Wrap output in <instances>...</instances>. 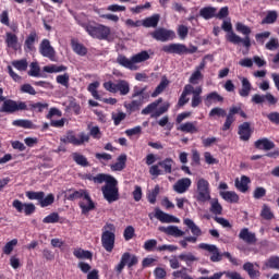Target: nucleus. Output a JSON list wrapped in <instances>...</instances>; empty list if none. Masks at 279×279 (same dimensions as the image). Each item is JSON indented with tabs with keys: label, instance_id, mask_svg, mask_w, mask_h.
Returning <instances> with one entry per match:
<instances>
[{
	"label": "nucleus",
	"instance_id": "nucleus-1",
	"mask_svg": "<svg viewBox=\"0 0 279 279\" xmlns=\"http://www.w3.org/2000/svg\"><path fill=\"white\" fill-rule=\"evenodd\" d=\"M93 138H101V131L99 126H93L89 129V135L87 133L81 132L76 134L73 131H68L66 134L60 138L61 143H70L71 145L80 146L85 145Z\"/></svg>",
	"mask_w": 279,
	"mask_h": 279
},
{
	"label": "nucleus",
	"instance_id": "nucleus-2",
	"mask_svg": "<svg viewBox=\"0 0 279 279\" xmlns=\"http://www.w3.org/2000/svg\"><path fill=\"white\" fill-rule=\"evenodd\" d=\"M147 60H149V52L144 50L131 58H128L124 54H119L116 62L120 66H123V69H129V71H138V64H141V62H147Z\"/></svg>",
	"mask_w": 279,
	"mask_h": 279
},
{
	"label": "nucleus",
	"instance_id": "nucleus-3",
	"mask_svg": "<svg viewBox=\"0 0 279 279\" xmlns=\"http://www.w3.org/2000/svg\"><path fill=\"white\" fill-rule=\"evenodd\" d=\"M82 197L87 201V205L84 203L80 204L83 215H86V213H90V210H95V203L93 202L90 195L88 194V192H86V190L65 191V198L69 199V202H75V199H82Z\"/></svg>",
	"mask_w": 279,
	"mask_h": 279
},
{
	"label": "nucleus",
	"instance_id": "nucleus-4",
	"mask_svg": "<svg viewBox=\"0 0 279 279\" xmlns=\"http://www.w3.org/2000/svg\"><path fill=\"white\" fill-rule=\"evenodd\" d=\"M194 198L198 204H206V202H210V183L204 178H201L196 182V193Z\"/></svg>",
	"mask_w": 279,
	"mask_h": 279
},
{
	"label": "nucleus",
	"instance_id": "nucleus-5",
	"mask_svg": "<svg viewBox=\"0 0 279 279\" xmlns=\"http://www.w3.org/2000/svg\"><path fill=\"white\" fill-rule=\"evenodd\" d=\"M104 232L101 234V244L106 252H112L114 250V241H116V228L112 223H106L102 228Z\"/></svg>",
	"mask_w": 279,
	"mask_h": 279
},
{
	"label": "nucleus",
	"instance_id": "nucleus-6",
	"mask_svg": "<svg viewBox=\"0 0 279 279\" xmlns=\"http://www.w3.org/2000/svg\"><path fill=\"white\" fill-rule=\"evenodd\" d=\"M119 181L114 179L111 183L105 184L101 187L102 195L108 202V204H112L114 202H119Z\"/></svg>",
	"mask_w": 279,
	"mask_h": 279
},
{
	"label": "nucleus",
	"instance_id": "nucleus-7",
	"mask_svg": "<svg viewBox=\"0 0 279 279\" xmlns=\"http://www.w3.org/2000/svg\"><path fill=\"white\" fill-rule=\"evenodd\" d=\"M104 88L108 93H120V95L125 96L130 94V83L125 80H119L117 83L108 81L104 83Z\"/></svg>",
	"mask_w": 279,
	"mask_h": 279
},
{
	"label": "nucleus",
	"instance_id": "nucleus-8",
	"mask_svg": "<svg viewBox=\"0 0 279 279\" xmlns=\"http://www.w3.org/2000/svg\"><path fill=\"white\" fill-rule=\"evenodd\" d=\"M86 32L92 38H98V40H106L110 36V27L105 25H87Z\"/></svg>",
	"mask_w": 279,
	"mask_h": 279
},
{
	"label": "nucleus",
	"instance_id": "nucleus-9",
	"mask_svg": "<svg viewBox=\"0 0 279 279\" xmlns=\"http://www.w3.org/2000/svg\"><path fill=\"white\" fill-rule=\"evenodd\" d=\"M150 36L159 43H168V40H173V38H175V32L169 31L165 27H159L151 32Z\"/></svg>",
	"mask_w": 279,
	"mask_h": 279
},
{
	"label": "nucleus",
	"instance_id": "nucleus-10",
	"mask_svg": "<svg viewBox=\"0 0 279 279\" xmlns=\"http://www.w3.org/2000/svg\"><path fill=\"white\" fill-rule=\"evenodd\" d=\"M19 110H27V105L25 102H16L12 99H8L3 101L1 107V112H8L9 114L19 112Z\"/></svg>",
	"mask_w": 279,
	"mask_h": 279
},
{
	"label": "nucleus",
	"instance_id": "nucleus-11",
	"mask_svg": "<svg viewBox=\"0 0 279 279\" xmlns=\"http://www.w3.org/2000/svg\"><path fill=\"white\" fill-rule=\"evenodd\" d=\"M125 265H128L129 268L134 267V265H138V257L130 253H124L121 257L120 263L116 267V271H118V274H121V271H123V269L125 268Z\"/></svg>",
	"mask_w": 279,
	"mask_h": 279
},
{
	"label": "nucleus",
	"instance_id": "nucleus-12",
	"mask_svg": "<svg viewBox=\"0 0 279 279\" xmlns=\"http://www.w3.org/2000/svg\"><path fill=\"white\" fill-rule=\"evenodd\" d=\"M198 247L199 250H205V252L213 254L210 256L211 263H220V260L223 258V255L219 253V248L215 244L201 243Z\"/></svg>",
	"mask_w": 279,
	"mask_h": 279
},
{
	"label": "nucleus",
	"instance_id": "nucleus-13",
	"mask_svg": "<svg viewBox=\"0 0 279 279\" xmlns=\"http://www.w3.org/2000/svg\"><path fill=\"white\" fill-rule=\"evenodd\" d=\"M39 53L44 56V58H48L52 62H56V49L51 47V43L49 39H44L39 46Z\"/></svg>",
	"mask_w": 279,
	"mask_h": 279
},
{
	"label": "nucleus",
	"instance_id": "nucleus-14",
	"mask_svg": "<svg viewBox=\"0 0 279 279\" xmlns=\"http://www.w3.org/2000/svg\"><path fill=\"white\" fill-rule=\"evenodd\" d=\"M267 101L269 106H276L278 104V98H275L271 93H267L266 95H260V94H255L252 97V102L253 104H265Z\"/></svg>",
	"mask_w": 279,
	"mask_h": 279
},
{
	"label": "nucleus",
	"instance_id": "nucleus-15",
	"mask_svg": "<svg viewBox=\"0 0 279 279\" xmlns=\"http://www.w3.org/2000/svg\"><path fill=\"white\" fill-rule=\"evenodd\" d=\"M191 184H193V181L189 178H182L179 179L174 184H173V191L175 193H179V195H182L183 193H186L189 189H191Z\"/></svg>",
	"mask_w": 279,
	"mask_h": 279
},
{
	"label": "nucleus",
	"instance_id": "nucleus-16",
	"mask_svg": "<svg viewBox=\"0 0 279 279\" xmlns=\"http://www.w3.org/2000/svg\"><path fill=\"white\" fill-rule=\"evenodd\" d=\"M13 208L17 210V213H25V215H33L36 211V206L32 203H21V201H13Z\"/></svg>",
	"mask_w": 279,
	"mask_h": 279
},
{
	"label": "nucleus",
	"instance_id": "nucleus-17",
	"mask_svg": "<svg viewBox=\"0 0 279 279\" xmlns=\"http://www.w3.org/2000/svg\"><path fill=\"white\" fill-rule=\"evenodd\" d=\"M239 239L244 241V243H247V245H256V241H258V239H256V233L250 231L247 228H243L240 231Z\"/></svg>",
	"mask_w": 279,
	"mask_h": 279
},
{
	"label": "nucleus",
	"instance_id": "nucleus-18",
	"mask_svg": "<svg viewBox=\"0 0 279 279\" xmlns=\"http://www.w3.org/2000/svg\"><path fill=\"white\" fill-rule=\"evenodd\" d=\"M228 40H229V43H232L233 45H240V43H242L243 47H246V49H250V47H252V40L250 39V36H245V38H241V36L231 32L228 35Z\"/></svg>",
	"mask_w": 279,
	"mask_h": 279
},
{
	"label": "nucleus",
	"instance_id": "nucleus-19",
	"mask_svg": "<svg viewBox=\"0 0 279 279\" xmlns=\"http://www.w3.org/2000/svg\"><path fill=\"white\" fill-rule=\"evenodd\" d=\"M155 217L156 219L161 221V223H180V219L175 218V216L166 214L165 211L158 208L155 209Z\"/></svg>",
	"mask_w": 279,
	"mask_h": 279
},
{
	"label": "nucleus",
	"instance_id": "nucleus-20",
	"mask_svg": "<svg viewBox=\"0 0 279 279\" xmlns=\"http://www.w3.org/2000/svg\"><path fill=\"white\" fill-rule=\"evenodd\" d=\"M162 51H165V53H177L178 56H182V53H186V46L184 44H170L163 46Z\"/></svg>",
	"mask_w": 279,
	"mask_h": 279
},
{
	"label": "nucleus",
	"instance_id": "nucleus-21",
	"mask_svg": "<svg viewBox=\"0 0 279 279\" xmlns=\"http://www.w3.org/2000/svg\"><path fill=\"white\" fill-rule=\"evenodd\" d=\"M159 232H165L169 236H175L177 239L180 236H184L185 232L180 230L178 226H169V227H159Z\"/></svg>",
	"mask_w": 279,
	"mask_h": 279
},
{
	"label": "nucleus",
	"instance_id": "nucleus-22",
	"mask_svg": "<svg viewBox=\"0 0 279 279\" xmlns=\"http://www.w3.org/2000/svg\"><path fill=\"white\" fill-rule=\"evenodd\" d=\"M88 180H90L94 184H104V182H106V184H110L111 182H114L116 179L110 174L99 173L96 177H88Z\"/></svg>",
	"mask_w": 279,
	"mask_h": 279
},
{
	"label": "nucleus",
	"instance_id": "nucleus-23",
	"mask_svg": "<svg viewBox=\"0 0 279 279\" xmlns=\"http://www.w3.org/2000/svg\"><path fill=\"white\" fill-rule=\"evenodd\" d=\"M241 141H250V137L252 136V128L250 122H243L239 126V132Z\"/></svg>",
	"mask_w": 279,
	"mask_h": 279
},
{
	"label": "nucleus",
	"instance_id": "nucleus-24",
	"mask_svg": "<svg viewBox=\"0 0 279 279\" xmlns=\"http://www.w3.org/2000/svg\"><path fill=\"white\" fill-rule=\"evenodd\" d=\"M202 86H197L196 88L192 85L191 95L192 96V108H197L199 104H202V93H203Z\"/></svg>",
	"mask_w": 279,
	"mask_h": 279
},
{
	"label": "nucleus",
	"instance_id": "nucleus-25",
	"mask_svg": "<svg viewBox=\"0 0 279 279\" xmlns=\"http://www.w3.org/2000/svg\"><path fill=\"white\" fill-rule=\"evenodd\" d=\"M255 147L256 149H264V151H269L276 147V144H274V142H271L269 138L264 137L255 142Z\"/></svg>",
	"mask_w": 279,
	"mask_h": 279
},
{
	"label": "nucleus",
	"instance_id": "nucleus-26",
	"mask_svg": "<svg viewBox=\"0 0 279 279\" xmlns=\"http://www.w3.org/2000/svg\"><path fill=\"white\" fill-rule=\"evenodd\" d=\"M144 101H145V97H140L132 100L131 102H125L124 108L129 112H136V110H141V106H143Z\"/></svg>",
	"mask_w": 279,
	"mask_h": 279
},
{
	"label": "nucleus",
	"instance_id": "nucleus-27",
	"mask_svg": "<svg viewBox=\"0 0 279 279\" xmlns=\"http://www.w3.org/2000/svg\"><path fill=\"white\" fill-rule=\"evenodd\" d=\"M193 90V85L187 84L184 86L183 92L179 98L178 106L179 108H182V106H186V102L189 101V95H191V92Z\"/></svg>",
	"mask_w": 279,
	"mask_h": 279
},
{
	"label": "nucleus",
	"instance_id": "nucleus-28",
	"mask_svg": "<svg viewBox=\"0 0 279 279\" xmlns=\"http://www.w3.org/2000/svg\"><path fill=\"white\" fill-rule=\"evenodd\" d=\"M197 122H186L182 123L178 130L180 132H185L187 134H196V132H199V129L196 126Z\"/></svg>",
	"mask_w": 279,
	"mask_h": 279
},
{
	"label": "nucleus",
	"instance_id": "nucleus-29",
	"mask_svg": "<svg viewBox=\"0 0 279 279\" xmlns=\"http://www.w3.org/2000/svg\"><path fill=\"white\" fill-rule=\"evenodd\" d=\"M116 163L110 166L111 171H123L125 169V162H128V155H120Z\"/></svg>",
	"mask_w": 279,
	"mask_h": 279
},
{
	"label": "nucleus",
	"instance_id": "nucleus-30",
	"mask_svg": "<svg viewBox=\"0 0 279 279\" xmlns=\"http://www.w3.org/2000/svg\"><path fill=\"white\" fill-rule=\"evenodd\" d=\"M242 88L240 89L239 94L241 97H250V93L252 92V83L247 77H241Z\"/></svg>",
	"mask_w": 279,
	"mask_h": 279
},
{
	"label": "nucleus",
	"instance_id": "nucleus-31",
	"mask_svg": "<svg viewBox=\"0 0 279 279\" xmlns=\"http://www.w3.org/2000/svg\"><path fill=\"white\" fill-rule=\"evenodd\" d=\"M251 180L246 175H242L241 180L236 179L235 180V187L238 191H241V193H247V184H250Z\"/></svg>",
	"mask_w": 279,
	"mask_h": 279
},
{
	"label": "nucleus",
	"instance_id": "nucleus-32",
	"mask_svg": "<svg viewBox=\"0 0 279 279\" xmlns=\"http://www.w3.org/2000/svg\"><path fill=\"white\" fill-rule=\"evenodd\" d=\"M183 222L186 227H189L194 236H202V229H199L191 218H185Z\"/></svg>",
	"mask_w": 279,
	"mask_h": 279
},
{
	"label": "nucleus",
	"instance_id": "nucleus-33",
	"mask_svg": "<svg viewBox=\"0 0 279 279\" xmlns=\"http://www.w3.org/2000/svg\"><path fill=\"white\" fill-rule=\"evenodd\" d=\"M5 43L11 49H14V51H19V37H16L15 34L7 33Z\"/></svg>",
	"mask_w": 279,
	"mask_h": 279
},
{
	"label": "nucleus",
	"instance_id": "nucleus-34",
	"mask_svg": "<svg viewBox=\"0 0 279 279\" xmlns=\"http://www.w3.org/2000/svg\"><path fill=\"white\" fill-rule=\"evenodd\" d=\"M13 125L16 128H23L24 130H36L38 128L31 120H15L13 121Z\"/></svg>",
	"mask_w": 279,
	"mask_h": 279
},
{
	"label": "nucleus",
	"instance_id": "nucleus-35",
	"mask_svg": "<svg viewBox=\"0 0 279 279\" xmlns=\"http://www.w3.org/2000/svg\"><path fill=\"white\" fill-rule=\"evenodd\" d=\"M243 269L244 271L247 272V275L250 276V278L255 279V278H260V271L254 269V264L247 262L243 265Z\"/></svg>",
	"mask_w": 279,
	"mask_h": 279
},
{
	"label": "nucleus",
	"instance_id": "nucleus-36",
	"mask_svg": "<svg viewBox=\"0 0 279 279\" xmlns=\"http://www.w3.org/2000/svg\"><path fill=\"white\" fill-rule=\"evenodd\" d=\"M220 197H222L225 202H230V204H236L239 202L238 194L232 191L220 192Z\"/></svg>",
	"mask_w": 279,
	"mask_h": 279
},
{
	"label": "nucleus",
	"instance_id": "nucleus-37",
	"mask_svg": "<svg viewBox=\"0 0 279 279\" xmlns=\"http://www.w3.org/2000/svg\"><path fill=\"white\" fill-rule=\"evenodd\" d=\"M215 14H217V9L213 7H205L199 11V15L206 21L213 19Z\"/></svg>",
	"mask_w": 279,
	"mask_h": 279
},
{
	"label": "nucleus",
	"instance_id": "nucleus-38",
	"mask_svg": "<svg viewBox=\"0 0 279 279\" xmlns=\"http://www.w3.org/2000/svg\"><path fill=\"white\" fill-rule=\"evenodd\" d=\"M73 255L75 256V258H78L80 260H83V259L90 260L93 258V253H90V251H85L83 248L74 250Z\"/></svg>",
	"mask_w": 279,
	"mask_h": 279
},
{
	"label": "nucleus",
	"instance_id": "nucleus-39",
	"mask_svg": "<svg viewBox=\"0 0 279 279\" xmlns=\"http://www.w3.org/2000/svg\"><path fill=\"white\" fill-rule=\"evenodd\" d=\"M158 23H160V15L154 14L150 17H147L143 21L144 27H158Z\"/></svg>",
	"mask_w": 279,
	"mask_h": 279
},
{
	"label": "nucleus",
	"instance_id": "nucleus-40",
	"mask_svg": "<svg viewBox=\"0 0 279 279\" xmlns=\"http://www.w3.org/2000/svg\"><path fill=\"white\" fill-rule=\"evenodd\" d=\"M160 104H162V98H159L154 102L149 104L146 108L142 110V114H154V112H156Z\"/></svg>",
	"mask_w": 279,
	"mask_h": 279
},
{
	"label": "nucleus",
	"instance_id": "nucleus-41",
	"mask_svg": "<svg viewBox=\"0 0 279 279\" xmlns=\"http://www.w3.org/2000/svg\"><path fill=\"white\" fill-rule=\"evenodd\" d=\"M36 40H38V35L36 34V32H32L26 40H25V47L27 51H34V43H36Z\"/></svg>",
	"mask_w": 279,
	"mask_h": 279
},
{
	"label": "nucleus",
	"instance_id": "nucleus-42",
	"mask_svg": "<svg viewBox=\"0 0 279 279\" xmlns=\"http://www.w3.org/2000/svg\"><path fill=\"white\" fill-rule=\"evenodd\" d=\"M218 101L219 102L223 101V98L217 92H213L208 94L205 98L206 106H210V104H217Z\"/></svg>",
	"mask_w": 279,
	"mask_h": 279
},
{
	"label": "nucleus",
	"instance_id": "nucleus-43",
	"mask_svg": "<svg viewBox=\"0 0 279 279\" xmlns=\"http://www.w3.org/2000/svg\"><path fill=\"white\" fill-rule=\"evenodd\" d=\"M173 165H175V161H173V159L171 158H166L162 161L158 162V166L163 169L165 173H171Z\"/></svg>",
	"mask_w": 279,
	"mask_h": 279
},
{
	"label": "nucleus",
	"instance_id": "nucleus-44",
	"mask_svg": "<svg viewBox=\"0 0 279 279\" xmlns=\"http://www.w3.org/2000/svg\"><path fill=\"white\" fill-rule=\"evenodd\" d=\"M168 86H169V80H167V76H162L161 82L151 94V97H158V95L163 93L165 88H167Z\"/></svg>",
	"mask_w": 279,
	"mask_h": 279
},
{
	"label": "nucleus",
	"instance_id": "nucleus-45",
	"mask_svg": "<svg viewBox=\"0 0 279 279\" xmlns=\"http://www.w3.org/2000/svg\"><path fill=\"white\" fill-rule=\"evenodd\" d=\"M209 210L210 213H213V215H221V213H223V207L221 206V204H219V199L210 198Z\"/></svg>",
	"mask_w": 279,
	"mask_h": 279
},
{
	"label": "nucleus",
	"instance_id": "nucleus-46",
	"mask_svg": "<svg viewBox=\"0 0 279 279\" xmlns=\"http://www.w3.org/2000/svg\"><path fill=\"white\" fill-rule=\"evenodd\" d=\"M72 49L74 53H77V56H86V53H88V49H86L84 45L75 40H72Z\"/></svg>",
	"mask_w": 279,
	"mask_h": 279
},
{
	"label": "nucleus",
	"instance_id": "nucleus-47",
	"mask_svg": "<svg viewBox=\"0 0 279 279\" xmlns=\"http://www.w3.org/2000/svg\"><path fill=\"white\" fill-rule=\"evenodd\" d=\"M275 21H278V12L268 11L266 17L262 21V25H271Z\"/></svg>",
	"mask_w": 279,
	"mask_h": 279
},
{
	"label": "nucleus",
	"instance_id": "nucleus-48",
	"mask_svg": "<svg viewBox=\"0 0 279 279\" xmlns=\"http://www.w3.org/2000/svg\"><path fill=\"white\" fill-rule=\"evenodd\" d=\"M53 202H56V196H53V194H48L46 197H41L39 206H41V208H47V206H51Z\"/></svg>",
	"mask_w": 279,
	"mask_h": 279
},
{
	"label": "nucleus",
	"instance_id": "nucleus-49",
	"mask_svg": "<svg viewBox=\"0 0 279 279\" xmlns=\"http://www.w3.org/2000/svg\"><path fill=\"white\" fill-rule=\"evenodd\" d=\"M12 66H14V69H16L17 71H27V59L14 60L12 61Z\"/></svg>",
	"mask_w": 279,
	"mask_h": 279
},
{
	"label": "nucleus",
	"instance_id": "nucleus-50",
	"mask_svg": "<svg viewBox=\"0 0 279 279\" xmlns=\"http://www.w3.org/2000/svg\"><path fill=\"white\" fill-rule=\"evenodd\" d=\"M236 32H240V34H243L244 36H250L252 34V28H250L247 25L238 22L235 24Z\"/></svg>",
	"mask_w": 279,
	"mask_h": 279
},
{
	"label": "nucleus",
	"instance_id": "nucleus-51",
	"mask_svg": "<svg viewBox=\"0 0 279 279\" xmlns=\"http://www.w3.org/2000/svg\"><path fill=\"white\" fill-rule=\"evenodd\" d=\"M228 112L226 111V109L221 108V107H215L210 110L209 112V117H211L213 119H215V117H227Z\"/></svg>",
	"mask_w": 279,
	"mask_h": 279
},
{
	"label": "nucleus",
	"instance_id": "nucleus-52",
	"mask_svg": "<svg viewBox=\"0 0 279 279\" xmlns=\"http://www.w3.org/2000/svg\"><path fill=\"white\" fill-rule=\"evenodd\" d=\"M16 245H19V240L13 239L10 242H8L4 247H3V253L7 255L12 254V252L14 251V247H16Z\"/></svg>",
	"mask_w": 279,
	"mask_h": 279
},
{
	"label": "nucleus",
	"instance_id": "nucleus-53",
	"mask_svg": "<svg viewBox=\"0 0 279 279\" xmlns=\"http://www.w3.org/2000/svg\"><path fill=\"white\" fill-rule=\"evenodd\" d=\"M170 104L169 102H165L163 106H161L159 109H157L154 113H151V118L153 119H158V117H162V114H165V112H167L170 108Z\"/></svg>",
	"mask_w": 279,
	"mask_h": 279
},
{
	"label": "nucleus",
	"instance_id": "nucleus-54",
	"mask_svg": "<svg viewBox=\"0 0 279 279\" xmlns=\"http://www.w3.org/2000/svg\"><path fill=\"white\" fill-rule=\"evenodd\" d=\"M265 48L268 51H276L279 49V41L278 38L271 37L268 43H266Z\"/></svg>",
	"mask_w": 279,
	"mask_h": 279
},
{
	"label": "nucleus",
	"instance_id": "nucleus-55",
	"mask_svg": "<svg viewBox=\"0 0 279 279\" xmlns=\"http://www.w3.org/2000/svg\"><path fill=\"white\" fill-rule=\"evenodd\" d=\"M73 160L76 162V165H80L81 167H88V159H86V157H84V155L74 153Z\"/></svg>",
	"mask_w": 279,
	"mask_h": 279
},
{
	"label": "nucleus",
	"instance_id": "nucleus-56",
	"mask_svg": "<svg viewBox=\"0 0 279 279\" xmlns=\"http://www.w3.org/2000/svg\"><path fill=\"white\" fill-rule=\"evenodd\" d=\"M125 117H128V114L123 111L111 114V119H112L114 125H120L121 121H125Z\"/></svg>",
	"mask_w": 279,
	"mask_h": 279
},
{
	"label": "nucleus",
	"instance_id": "nucleus-57",
	"mask_svg": "<svg viewBox=\"0 0 279 279\" xmlns=\"http://www.w3.org/2000/svg\"><path fill=\"white\" fill-rule=\"evenodd\" d=\"M160 193V185H156L151 192L148 193L147 198L149 204H156V198Z\"/></svg>",
	"mask_w": 279,
	"mask_h": 279
},
{
	"label": "nucleus",
	"instance_id": "nucleus-58",
	"mask_svg": "<svg viewBox=\"0 0 279 279\" xmlns=\"http://www.w3.org/2000/svg\"><path fill=\"white\" fill-rule=\"evenodd\" d=\"M266 267H269V269H279V257L278 256H271L267 259L265 263Z\"/></svg>",
	"mask_w": 279,
	"mask_h": 279
},
{
	"label": "nucleus",
	"instance_id": "nucleus-59",
	"mask_svg": "<svg viewBox=\"0 0 279 279\" xmlns=\"http://www.w3.org/2000/svg\"><path fill=\"white\" fill-rule=\"evenodd\" d=\"M28 75H31V77H40V66L37 62L31 63V70L28 71Z\"/></svg>",
	"mask_w": 279,
	"mask_h": 279
},
{
	"label": "nucleus",
	"instance_id": "nucleus-60",
	"mask_svg": "<svg viewBox=\"0 0 279 279\" xmlns=\"http://www.w3.org/2000/svg\"><path fill=\"white\" fill-rule=\"evenodd\" d=\"M60 221V215L52 213L43 219V223H58Z\"/></svg>",
	"mask_w": 279,
	"mask_h": 279
},
{
	"label": "nucleus",
	"instance_id": "nucleus-61",
	"mask_svg": "<svg viewBox=\"0 0 279 279\" xmlns=\"http://www.w3.org/2000/svg\"><path fill=\"white\" fill-rule=\"evenodd\" d=\"M269 36H271V32L266 31L264 33H258L255 35V40L259 44V45H265V40L267 38H269Z\"/></svg>",
	"mask_w": 279,
	"mask_h": 279
},
{
	"label": "nucleus",
	"instance_id": "nucleus-62",
	"mask_svg": "<svg viewBox=\"0 0 279 279\" xmlns=\"http://www.w3.org/2000/svg\"><path fill=\"white\" fill-rule=\"evenodd\" d=\"M26 197H28V199H37V202L40 203V199L45 197V192L29 191V192H26Z\"/></svg>",
	"mask_w": 279,
	"mask_h": 279
},
{
	"label": "nucleus",
	"instance_id": "nucleus-63",
	"mask_svg": "<svg viewBox=\"0 0 279 279\" xmlns=\"http://www.w3.org/2000/svg\"><path fill=\"white\" fill-rule=\"evenodd\" d=\"M179 258L180 260H184L186 265H189L190 263H195L197 260V257H195L193 253L181 254L179 255Z\"/></svg>",
	"mask_w": 279,
	"mask_h": 279
},
{
	"label": "nucleus",
	"instance_id": "nucleus-64",
	"mask_svg": "<svg viewBox=\"0 0 279 279\" xmlns=\"http://www.w3.org/2000/svg\"><path fill=\"white\" fill-rule=\"evenodd\" d=\"M199 80H204L202 71L196 70L190 77V84H199Z\"/></svg>",
	"mask_w": 279,
	"mask_h": 279
}]
</instances>
